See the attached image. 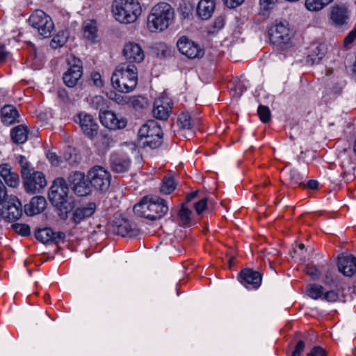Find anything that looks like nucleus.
<instances>
[{
    "label": "nucleus",
    "instance_id": "f257e3e1",
    "mask_svg": "<svg viewBox=\"0 0 356 356\" xmlns=\"http://www.w3.org/2000/svg\"><path fill=\"white\" fill-rule=\"evenodd\" d=\"M138 83V70L135 64L121 63L111 76V84L120 92L133 91Z\"/></svg>",
    "mask_w": 356,
    "mask_h": 356
},
{
    "label": "nucleus",
    "instance_id": "f03ea898",
    "mask_svg": "<svg viewBox=\"0 0 356 356\" xmlns=\"http://www.w3.org/2000/svg\"><path fill=\"white\" fill-rule=\"evenodd\" d=\"M133 209L134 213L141 218L156 220L163 218L168 213V206L162 198L145 196L134 205Z\"/></svg>",
    "mask_w": 356,
    "mask_h": 356
},
{
    "label": "nucleus",
    "instance_id": "7ed1b4c3",
    "mask_svg": "<svg viewBox=\"0 0 356 356\" xmlns=\"http://www.w3.org/2000/svg\"><path fill=\"white\" fill-rule=\"evenodd\" d=\"M174 16V9L169 3H157L151 9L147 17V28L152 32L163 31L168 28Z\"/></svg>",
    "mask_w": 356,
    "mask_h": 356
},
{
    "label": "nucleus",
    "instance_id": "20e7f679",
    "mask_svg": "<svg viewBox=\"0 0 356 356\" xmlns=\"http://www.w3.org/2000/svg\"><path fill=\"white\" fill-rule=\"evenodd\" d=\"M141 11V6L138 0H114L113 3L115 18L121 23L134 22Z\"/></svg>",
    "mask_w": 356,
    "mask_h": 356
},
{
    "label": "nucleus",
    "instance_id": "39448f33",
    "mask_svg": "<svg viewBox=\"0 0 356 356\" xmlns=\"http://www.w3.org/2000/svg\"><path fill=\"white\" fill-rule=\"evenodd\" d=\"M69 187L66 181L61 177L56 178L51 185L49 191V199L51 203L60 211V217L63 220H66L68 216V212L65 204L68 201Z\"/></svg>",
    "mask_w": 356,
    "mask_h": 356
},
{
    "label": "nucleus",
    "instance_id": "423d86ee",
    "mask_svg": "<svg viewBox=\"0 0 356 356\" xmlns=\"http://www.w3.org/2000/svg\"><path fill=\"white\" fill-rule=\"evenodd\" d=\"M29 22L42 37L49 38L51 35L54 24L51 17L42 10H35L29 17Z\"/></svg>",
    "mask_w": 356,
    "mask_h": 356
},
{
    "label": "nucleus",
    "instance_id": "0eeeda50",
    "mask_svg": "<svg viewBox=\"0 0 356 356\" xmlns=\"http://www.w3.org/2000/svg\"><path fill=\"white\" fill-rule=\"evenodd\" d=\"M87 178L91 187L99 191H106L111 184L109 172L99 165L94 166L88 171Z\"/></svg>",
    "mask_w": 356,
    "mask_h": 356
},
{
    "label": "nucleus",
    "instance_id": "6e6552de",
    "mask_svg": "<svg viewBox=\"0 0 356 356\" xmlns=\"http://www.w3.org/2000/svg\"><path fill=\"white\" fill-rule=\"evenodd\" d=\"M67 63L69 67L63 74V80L67 87L72 88L77 84L78 81L82 76L83 64L82 61L74 56H71L67 59Z\"/></svg>",
    "mask_w": 356,
    "mask_h": 356
},
{
    "label": "nucleus",
    "instance_id": "1a4fd4ad",
    "mask_svg": "<svg viewBox=\"0 0 356 356\" xmlns=\"http://www.w3.org/2000/svg\"><path fill=\"white\" fill-rule=\"evenodd\" d=\"M74 120L79 124L83 133L90 139L97 135L99 125L92 115L81 112L74 117Z\"/></svg>",
    "mask_w": 356,
    "mask_h": 356
},
{
    "label": "nucleus",
    "instance_id": "9d476101",
    "mask_svg": "<svg viewBox=\"0 0 356 356\" xmlns=\"http://www.w3.org/2000/svg\"><path fill=\"white\" fill-rule=\"evenodd\" d=\"M177 47L181 54L191 59L201 58L204 54V49L186 36L178 40Z\"/></svg>",
    "mask_w": 356,
    "mask_h": 356
},
{
    "label": "nucleus",
    "instance_id": "9b49d317",
    "mask_svg": "<svg viewBox=\"0 0 356 356\" xmlns=\"http://www.w3.org/2000/svg\"><path fill=\"white\" fill-rule=\"evenodd\" d=\"M22 179L26 192L31 194L40 193L47 186L46 179L41 172L30 173Z\"/></svg>",
    "mask_w": 356,
    "mask_h": 356
},
{
    "label": "nucleus",
    "instance_id": "f8f14e48",
    "mask_svg": "<svg viewBox=\"0 0 356 356\" xmlns=\"http://www.w3.org/2000/svg\"><path fill=\"white\" fill-rule=\"evenodd\" d=\"M97 205L93 202H89L74 207L70 216V221L75 226L91 217L95 212Z\"/></svg>",
    "mask_w": 356,
    "mask_h": 356
},
{
    "label": "nucleus",
    "instance_id": "ddd939ff",
    "mask_svg": "<svg viewBox=\"0 0 356 356\" xmlns=\"http://www.w3.org/2000/svg\"><path fill=\"white\" fill-rule=\"evenodd\" d=\"M68 181L72 189L77 195L86 196L90 193L91 186L87 183L83 173L77 171L72 172L69 175Z\"/></svg>",
    "mask_w": 356,
    "mask_h": 356
},
{
    "label": "nucleus",
    "instance_id": "4468645a",
    "mask_svg": "<svg viewBox=\"0 0 356 356\" xmlns=\"http://www.w3.org/2000/svg\"><path fill=\"white\" fill-rule=\"evenodd\" d=\"M238 280L248 289H257L261 284V275L251 268L243 269L238 274Z\"/></svg>",
    "mask_w": 356,
    "mask_h": 356
},
{
    "label": "nucleus",
    "instance_id": "2eb2a0df",
    "mask_svg": "<svg viewBox=\"0 0 356 356\" xmlns=\"http://www.w3.org/2000/svg\"><path fill=\"white\" fill-rule=\"evenodd\" d=\"M99 119L102 125L113 130L123 129L127 124V121L124 118H119L111 111L101 112L99 113Z\"/></svg>",
    "mask_w": 356,
    "mask_h": 356
},
{
    "label": "nucleus",
    "instance_id": "dca6fc26",
    "mask_svg": "<svg viewBox=\"0 0 356 356\" xmlns=\"http://www.w3.org/2000/svg\"><path fill=\"white\" fill-rule=\"evenodd\" d=\"M172 102L167 97L156 99L152 110L153 115L159 120H166L172 112Z\"/></svg>",
    "mask_w": 356,
    "mask_h": 356
},
{
    "label": "nucleus",
    "instance_id": "f3484780",
    "mask_svg": "<svg viewBox=\"0 0 356 356\" xmlns=\"http://www.w3.org/2000/svg\"><path fill=\"white\" fill-rule=\"evenodd\" d=\"M123 55L129 64L140 63L145 58L142 47L138 44L131 42L125 44Z\"/></svg>",
    "mask_w": 356,
    "mask_h": 356
},
{
    "label": "nucleus",
    "instance_id": "a211bd4d",
    "mask_svg": "<svg viewBox=\"0 0 356 356\" xmlns=\"http://www.w3.org/2000/svg\"><path fill=\"white\" fill-rule=\"evenodd\" d=\"M113 232L122 237H134L138 235L140 230L128 220L122 219L115 222L112 226Z\"/></svg>",
    "mask_w": 356,
    "mask_h": 356
},
{
    "label": "nucleus",
    "instance_id": "6ab92c4d",
    "mask_svg": "<svg viewBox=\"0 0 356 356\" xmlns=\"http://www.w3.org/2000/svg\"><path fill=\"white\" fill-rule=\"evenodd\" d=\"M330 19L336 26H340L348 23L349 11L345 4H337L332 7Z\"/></svg>",
    "mask_w": 356,
    "mask_h": 356
},
{
    "label": "nucleus",
    "instance_id": "aec40b11",
    "mask_svg": "<svg viewBox=\"0 0 356 356\" xmlns=\"http://www.w3.org/2000/svg\"><path fill=\"white\" fill-rule=\"evenodd\" d=\"M112 170L117 173L127 172L131 166V159L124 154L113 153L110 157Z\"/></svg>",
    "mask_w": 356,
    "mask_h": 356
},
{
    "label": "nucleus",
    "instance_id": "412c9836",
    "mask_svg": "<svg viewBox=\"0 0 356 356\" xmlns=\"http://www.w3.org/2000/svg\"><path fill=\"white\" fill-rule=\"evenodd\" d=\"M338 269L345 276L351 277L356 272V257L352 254L341 255L338 259Z\"/></svg>",
    "mask_w": 356,
    "mask_h": 356
},
{
    "label": "nucleus",
    "instance_id": "4be33fe9",
    "mask_svg": "<svg viewBox=\"0 0 356 356\" xmlns=\"http://www.w3.org/2000/svg\"><path fill=\"white\" fill-rule=\"evenodd\" d=\"M0 176L9 187L17 188L19 186V177L17 172L12 170L9 164H0Z\"/></svg>",
    "mask_w": 356,
    "mask_h": 356
},
{
    "label": "nucleus",
    "instance_id": "5701e85b",
    "mask_svg": "<svg viewBox=\"0 0 356 356\" xmlns=\"http://www.w3.org/2000/svg\"><path fill=\"white\" fill-rule=\"evenodd\" d=\"M271 37L276 42L287 44L291 39V31L284 22H280L272 31Z\"/></svg>",
    "mask_w": 356,
    "mask_h": 356
},
{
    "label": "nucleus",
    "instance_id": "b1692460",
    "mask_svg": "<svg viewBox=\"0 0 356 356\" xmlns=\"http://www.w3.org/2000/svg\"><path fill=\"white\" fill-rule=\"evenodd\" d=\"M47 202L44 197H33L24 207V211L28 216H34L42 212L46 207Z\"/></svg>",
    "mask_w": 356,
    "mask_h": 356
},
{
    "label": "nucleus",
    "instance_id": "393cba45",
    "mask_svg": "<svg viewBox=\"0 0 356 356\" xmlns=\"http://www.w3.org/2000/svg\"><path fill=\"white\" fill-rule=\"evenodd\" d=\"M154 135L163 136L161 127L154 120H149L143 124L138 131L139 137L153 136Z\"/></svg>",
    "mask_w": 356,
    "mask_h": 356
},
{
    "label": "nucleus",
    "instance_id": "a878e982",
    "mask_svg": "<svg viewBox=\"0 0 356 356\" xmlns=\"http://www.w3.org/2000/svg\"><path fill=\"white\" fill-rule=\"evenodd\" d=\"M310 49L307 63L311 65L318 63L326 53L325 47L323 44H314L310 47Z\"/></svg>",
    "mask_w": 356,
    "mask_h": 356
},
{
    "label": "nucleus",
    "instance_id": "bb28decb",
    "mask_svg": "<svg viewBox=\"0 0 356 356\" xmlns=\"http://www.w3.org/2000/svg\"><path fill=\"white\" fill-rule=\"evenodd\" d=\"M214 10L213 0H201L197 5V13L202 19H208L211 17Z\"/></svg>",
    "mask_w": 356,
    "mask_h": 356
},
{
    "label": "nucleus",
    "instance_id": "cd10ccee",
    "mask_svg": "<svg viewBox=\"0 0 356 356\" xmlns=\"http://www.w3.org/2000/svg\"><path fill=\"white\" fill-rule=\"evenodd\" d=\"M1 120L5 125L9 126L15 123L19 117L18 111L13 105H6L1 111Z\"/></svg>",
    "mask_w": 356,
    "mask_h": 356
},
{
    "label": "nucleus",
    "instance_id": "c85d7f7f",
    "mask_svg": "<svg viewBox=\"0 0 356 356\" xmlns=\"http://www.w3.org/2000/svg\"><path fill=\"white\" fill-rule=\"evenodd\" d=\"M3 216L9 221H15L18 220L22 215V204L19 202L17 204H10L4 208L3 211Z\"/></svg>",
    "mask_w": 356,
    "mask_h": 356
},
{
    "label": "nucleus",
    "instance_id": "c756f323",
    "mask_svg": "<svg viewBox=\"0 0 356 356\" xmlns=\"http://www.w3.org/2000/svg\"><path fill=\"white\" fill-rule=\"evenodd\" d=\"M29 130L24 125H18L12 129L10 136L14 143L17 144L24 143L28 138Z\"/></svg>",
    "mask_w": 356,
    "mask_h": 356
},
{
    "label": "nucleus",
    "instance_id": "7c9ffc66",
    "mask_svg": "<svg viewBox=\"0 0 356 356\" xmlns=\"http://www.w3.org/2000/svg\"><path fill=\"white\" fill-rule=\"evenodd\" d=\"M83 36L88 40L93 41L97 38V23L89 19L83 22L82 26Z\"/></svg>",
    "mask_w": 356,
    "mask_h": 356
},
{
    "label": "nucleus",
    "instance_id": "2f4dec72",
    "mask_svg": "<svg viewBox=\"0 0 356 356\" xmlns=\"http://www.w3.org/2000/svg\"><path fill=\"white\" fill-rule=\"evenodd\" d=\"M162 136L154 135L153 136L143 137L144 138V140L142 142L143 147H149L152 149L158 148L162 144Z\"/></svg>",
    "mask_w": 356,
    "mask_h": 356
},
{
    "label": "nucleus",
    "instance_id": "473e14b6",
    "mask_svg": "<svg viewBox=\"0 0 356 356\" xmlns=\"http://www.w3.org/2000/svg\"><path fill=\"white\" fill-rule=\"evenodd\" d=\"M176 185L173 177L165 176L162 181L160 191L165 195L170 194L175 191Z\"/></svg>",
    "mask_w": 356,
    "mask_h": 356
},
{
    "label": "nucleus",
    "instance_id": "72a5a7b5",
    "mask_svg": "<svg viewBox=\"0 0 356 356\" xmlns=\"http://www.w3.org/2000/svg\"><path fill=\"white\" fill-rule=\"evenodd\" d=\"M307 295L314 300L323 299L324 289L321 285L310 284L307 287Z\"/></svg>",
    "mask_w": 356,
    "mask_h": 356
},
{
    "label": "nucleus",
    "instance_id": "f704fd0d",
    "mask_svg": "<svg viewBox=\"0 0 356 356\" xmlns=\"http://www.w3.org/2000/svg\"><path fill=\"white\" fill-rule=\"evenodd\" d=\"M35 236L37 240L43 243H47L52 241L54 230L49 227L40 229L35 232Z\"/></svg>",
    "mask_w": 356,
    "mask_h": 356
},
{
    "label": "nucleus",
    "instance_id": "c9c22d12",
    "mask_svg": "<svg viewBox=\"0 0 356 356\" xmlns=\"http://www.w3.org/2000/svg\"><path fill=\"white\" fill-rule=\"evenodd\" d=\"M177 123L184 129H191L194 124V122L191 119V115L186 112H182L179 114Z\"/></svg>",
    "mask_w": 356,
    "mask_h": 356
},
{
    "label": "nucleus",
    "instance_id": "e433bc0d",
    "mask_svg": "<svg viewBox=\"0 0 356 356\" xmlns=\"http://www.w3.org/2000/svg\"><path fill=\"white\" fill-rule=\"evenodd\" d=\"M107 97L120 105H125L129 102V99L127 96L122 95L115 91H110L106 93Z\"/></svg>",
    "mask_w": 356,
    "mask_h": 356
},
{
    "label": "nucleus",
    "instance_id": "4c0bfd02",
    "mask_svg": "<svg viewBox=\"0 0 356 356\" xmlns=\"http://www.w3.org/2000/svg\"><path fill=\"white\" fill-rule=\"evenodd\" d=\"M17 159L21 167L22 177L23 178L31 173V164L24 156L19 155Z\"/></svg>",
    "mask_w": 356,
    "mask_h": 356
},
{
    "label": "nucleus",
    "instance_id": "58836bf2",
    "mask_svg": "<svg viewBox=\"0 0 356 356\" xmlns=\"http://www.w3.org/2000/svg\"><path fill=\"white\" fill-rule=\"evenodd\" d=\"M258 115L261 121L267 123L270 120V111L266 106L259 105L257 109Z\"/></svg>",
    "mask_w": 356,
    "mask_h": 356
},
{
    "label": "nucleus",
    "instance_id": "ea45409f",
    "mask_svg": "<svg viewBox=\"0 0 356 356\" xmlns=\"http://www.w3.org/2000/svg\"><path fill=\"white\" fill-rule=\"evenodd\" d=\"M149 104L148 99L143 96L134 97L131 101L132 106L138 110L147 107Z\"/></svg>",
    "mask_w": 356,
    "mask_h": 356
},
{
    "label": "nucleus",
    "instance_id": "a19ab883",
    "mask_svg": "<svg viewBox=\"0 0 356 356\" xmlns=\"http://www.w3.org/2000/svg\"><path fill=\"white\" fill-rule=\"evenodd\" d=\"M305 7L311 11H318L323 9L325 6L321 0H306Z\"/></svg>",
    "mask_w": 356,
    "mask_h": 356
},
{
    "label": "nucleus",
    "instance_id": "79ce46f5",
    "mask_svg": "<svg viewBox=\"0 0 356 356\" xmlns=\"http://www.w3.org/2000/svg\"><path fill=\"white\" fill-rule=\"evenodd\" d=\"M12 227L16 233L22 236H26L31 234V229L28 225L15 223L12 225Z\"/></svg>",
    "mask_w": 356,
    "mask_h": 356
},
{
    "label": "nucleus",
    "instance_id": "37998d69",
    "mask_svg": "<svg viewBox=\"0 0 356 356\" xmlns=\"http://www.w3.org/2000/svg\"><path fill=\"white\" fill-rule=\"evenodd\" d=\"M289 177V179L293 184H297L298 186L302 185L305 179L304 175H302L299 172L295 170L290 171Z\"/></svg>",
    "mask_w": 356,
    "mask_h": 356
},
{
    "label": "nucleus",
    "instance_id": "c03bdc74",
    "mask_svg": "<svg viewBox=\"0 0 356 356\" xmlns=\"http://www.w3.org/2000/svg\"><path fill=\"white\" fill-rule=\"evenodd\" d=\"M62 33H64V32H62ZM67 41V38L64 35L63 33H62V35L60 34H57L56 35H55L51 42V46L56 49V48H58V47H62L65 44V43Z\"/></svg>",
    "mask_w": 356,
    "mask_h": 356
},
{
    "label": "nucleus",
    "instance_id": "a18cd8bd",
    "mask_svg": "<svg viewBox=\"0 0 356 356\" xmlns=\"http://www.w3.org/2000/svg\"><path fill=\"white\" fill-rule=\"evenodd\" d=\"M91 105L93 108L102 111L104 108L105 100L103 97L100 95H96L92 97Z\"/></svg>",
    "mask_w": 356,
    "mask_h": 356
},
{
    "label": "nucleus",
    "instance_id": "49530a36",
    "mask_svg": "<svg viewBox=\"0 0 356 356\" xmlns=\"http://www.w3.org/2000/svg\"><path fill=\"white\" fill-rule=\"evenodd\" d=\"M329 302H334L339 300V293L334 290L324 292L323 299Z\"/></svg>",
    "mask_w": 356,
    "mask_h": 356
},
{
    "label": "nucleus",
    "instance_id": "de8ad7c7",
    "mask_svg": "<svg viewBox=\"0 0 356 356\" xmlns=\"http://www.w3.org/2000/svg\"><path fill=\"white\" fill-rule=\"evenodd\" d=\"M305 272L314 280H318L320 275V271L316 268V267L312 266H306Z\"/></svg>",
    "mask_w": 356,
    "mask_h": 356
},
{
    "label": "nucleus",
    "instance_id": "09e8293b",
    "mask_svg": "<svg viewBox=\"0 0 356 356\" xmlns=\"http://www.w3.org/2000/svg\"><path fill=\"white\" fill-rule=\"evenodd\" d=\"M307 356H327V351L322 347L316 346L311 349Z\"/></svg>",
    "mask_w": 356,
    "mask_h": 356
},
{
    "label": "nucleus",
    "instance_id": "8fccbe9b",
    "mask_svg": "<svg viewBox=\"0 0 356 356\" xmlns=\"http://www.w3.org/2000/svg\"><path fill=\"white\" fill-rule=\"evenodd\" d=\"M207 199L202 198L194 204V208L197 214H201L207 208Z\"/></svg>",
    "mask_w": 356,
    "mask_h": 356
},
{
    "label": "nucleus",
    "instance_id": "3c124183",
    "mask_svg": "<svg viewBox=\"0 0 356 356\" xmlns=\"http://www.w3.org/2000/svg\"><path fill=\"white\" fill-rule=\"evenodd\" d=\"M305 347V342L302 340H299L292 352L291 356H301V353L304 350Z\"/></svg>",
    "mask_w": 356,
    "mask_h": 356
},
{
    "label": "nucleus",
    "instance_id": "603ef678",
    "mask_svg": "<svg viewBox=\"0 0 356 356\" xmlns=\"http://www.w3.org/2000/svg\"><path fill=\"white\" fill-rule=\"evenodd\" d=\"M8 198L7 188L4 183L0 179V205L3 204Z\"/></svg>",
    "mask_w": 356,
    "mask_h": 356
},
{
    "label": "nucleus",
    "instance_id": "864d4df0",
    "mask_svg": "<svg viewBox=\"0 0 356 356\" xmlns=\"http://www.w3.org/2000/svg\"><path fill=\"white\" fill-rule=\"evenodd\" d=\"M356 38V26L344 38V45L350 44Z\"/></svg>",
    "mask_w": 356,
    "mask_h": 356
},
{
    "label": "nucleus",
    "instance_id": "5fc2aeb1",
    "mask_svg": "<svg viewBox=\"0 0 356 356\" xmlns=\"http://www.w3.org/2000/svg\"><path fill=\"white\" fill-rule=\"evenodd\" d=\"M277 0H259L260 6L264 10H268L276 3Z\"/></svg>",
    "mask_w": 356,
    "mask_h": 356
},
{
    "label": "nucleus",
    "instance_id": "6e6d98bb",
    "mask_svg": "<svg viewBox=\"0 0 356 356\" xmlns=\"http://www.w3.org/2000/svg\"><path fill=\"white\" fill-rule=\"evenodd\" d=\"M91 80L93 82V84L97 87H102L103 86V82L101 78V75L98 72H93L91 74Z\"/></svg>",
    "mask_w": 356,
    "mask_h": 356
},
{
    "label": "nucleus",
    "instance_id": "4d7b16f0",
    "mask_svg": "<svg viewBox=\"0 0 356 356\" xmlns=\"http://www.w3.org/2000/svg\"><path fill=\"white\" fill-rule=\"evenodd\" d=\"M225 5L229 8H234L240 6L244 0H222Z\"/></svg>",
    "mask_w": 356,
    "mask_h": 356
},
{
    "label": "nucleus",
    "instance_id": "13d9d810",
    "mask_svg": "<svg viewBox=\"0 0 356 356\" xmlns=\"http://www.w3.org/2000/svg\"><path fill=\"white\" fill-rule=\"evenodd\" d=\"M47 157L52 165H58L60 164V159L55 153L49 152L47 154Z\"/></svg>",
    "mask_w": 356,
    "mask_h": 356
},
{
    "label": "nucleus",
    "instance_id": "bf43d9fd",
    "mask_svg": "<svg viewBox=\"0 0 356 356\" xmlns=\"http://www.w3.org/2000/svg\"><path fill=\"white\" fill-rule=\"evenodd\" d=\"M191 213V211L188 209L184 207H182L179 212L180 218L185 220H188L190 219Z\"/></svg>",
    "mask_w": 356,
    "mask_h": 356
},
{
    "label": "nucleus",
    "instance_id": "052dcab7",
    "mask_svg": "<svg viewBox=\"0 0 356 356\" xmlns=\"http://www.w3.org/2000/svg\"><path fill=\"white\" fill-rule=\"evenodd\" d=\"M65 238V234L62 232H54V236L52 237L51 242L58 243L63 241Z\"/></svg>",
    "mask_w": 356,
    "mask_h": 356
},
{
    "label": "nucleus",
    "instance_id": "680f3d73",
    "mask_svg": "<svg viewBox=\"0 0 356 356\" xmlns=\"http://www.w3.org/2000/svg\"><path fill=\"white\" fill-rule=\"evenodd\" d=\"M64 158L70 164H73L76 162V155L73 156L71 152H66L64 155Z\"/></svg>",
    "mask_w": 356,
    "mask_h": 356
},
{
    "label": "nucleus",
    "instance_id": "e2e57ef3",
    "mask_svg": "<svg viewBox=\"0 0 356 356\" xmlns=\"http://www.w3.org/2000/svg\"><path fill=\"white\" fill-rule=\"evenodd\" d=\"M225 24V19L222 17H218L215 19L214 27L218 29H221Z\"/></svg>",
    "mask_w": 356,
    "mask_h": 356
},
{
    "label": "nucleus",
    "instance_id": "0e129e2a",
    "mask_svg": "<svg viewBox=\"0 0 356 356\" xmlns=\"http://www.w3.org/2000/svg\"><path fill=\"white\" fill-rule=\"evenodd\" d=\"M346 164H348V165H349L348 166V170L354 169V167L350 165L348 159H347V162L346 163H345L344 161H342V163L341 164V166L342 169L344 170L342 172V175H343V177L346 176V174L348 173V172L346 170Z\"/></svg>",
    "mask_w": 356,
    "mask_h": 356
},
{
    "label": "nucleus",
    "instance_id": "69168bd1",
    "mask_svg": "<svg viewBox=\"0 0 356 356\" xmlns=\"http://www.w3.org/2000/svg\"><path fill=\"white\" fill-rule=\"evenodd\" d=\"M318 186V182L316 180L311 179L307 183V187L312 190L316 189Z\"/></svg>",
    "mask_w": 356,
    "mask_h": 356
},
{
    "label": "nucleus",
    "instance_id": "338daca9",
    "mask_svg": "<svg viewBox=\"0 0 356 356\" xmlns=\"http://www.w3.org/2000/svg\"><path fill=\"white\" fill-rule=\"evenodd\" d=\"M8 55L4 45H0V63L3 61Z\"/></svg>",
    "mask_w": 356,
    "mask_h": 356
},
{
    "label": "nucleus",
    "instance_id": "774afa93",
    "mask_svg": "<svg viewBox=\"0 0 356 356\" xmlns=\"http://www.w3.org/2000/svg\"><path fill=\"white\" fill-rule=\"evenodd\" d=\"M197 195V191L191 192L186 195V201L191 202Z\"/></svg>",
    "mask_w": 356,
    "mask_h": 356
}]
</instances>
